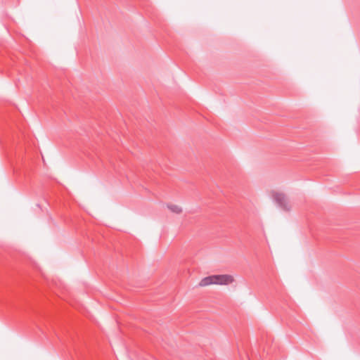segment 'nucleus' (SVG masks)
Wrapping results in <instances>:
<instances>
[{"mask_svg": "<svg viewBox=\"0 0 360 360\" xmlns=\"http://www.w3.org/2000/svg\"><path fill=\"white\" fill-rule=\"evenodd\" d=\"M271 196L277 205L285 212H289L291 210L288 198L283 193L272 191Z\"/></svg>", "mask_w": 360, "mask_h": 360, "instance_id": "f257e3e1", "label": "nucleus"}, {"mask_svg": "<svg viewBox=\"0 0 360 360\" xmlns=\"http://www.w3.org/2000/svg\"><path fill=\"white\" fill-rule=\"evenodd\" d=\"M215 285H229L234 281V278L231 275L220 274L215 275Z\"/></svg>", "mask_w": 360, "mask_h": 360, "instance_id": "f03ea898", "label": "nucleus"}, {"mask_svg": "<svg viewBox=\"0 0 360 360\" xmlns=\"http://www.w3.org/2000/svg\"><path fill=\"white\" fill-rule=\"evenodd\" d=\"M167 207L171 212L175 214H181L182 212L181 207L176 205L168 204Z\"/></svg>", "mask_w": 360, "mask_h": 360, "instance_id": "20e7f679", "label": "nucleus"}, {"mask_svg": "<svg viewBox=\"0 0 360 360\" xmlns=\"http://www.w3.org/2000/svg\"><path fill=\"white\" fill-rule=\"evenodd\" d=\"M215 275L209 276L203 278L199 283L200 286H207L212 284H215Z\"/></svg>", "mask_w": 360, "mask_h": 360, "instance_id": "7ed1b4c3", "label": "nucleus"}]
</instances>
